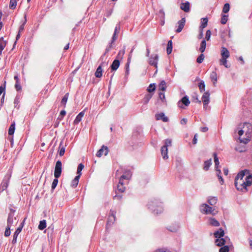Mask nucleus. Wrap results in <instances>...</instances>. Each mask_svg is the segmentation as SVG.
<instances>
[{
	"label": "nucleus",
	"mask_w": 252,
	"mask_h": 252,
	"mask_svg": "<svg viewBox=\"0 0 252 252\" xmlns=\"http://www.w3.org/2000/svg\"><path fill=\"white\" fill-rule=\"evenodd\" d=\"M159 97L162 100V101L165 99V95L163 93H159Z\"/></svg>",
	"instance_id": "obj_61"
},
{
	"label": "nucleus",
	"mask_w": 252,
	"mask_h": 252,
	"mask_svg": "<svg viewBox=\"0 0 252 252\" xmlns=\"http://www.w3.org/2000/svg\"><path fill=\"white\" fill-rule=\"evenodd\" d=\"M58 183V178H56V179H54L53 182L52 184V189H55V188L57 186Z\"/></svg>",
	"instance_id": "obj_51"
},
{
	"label": "nucleus",
	"mask_w": 252,
	"mask_h": 252,
	"mask_svg": "<svg viewBox=\"0 0 252 252\" xmlns=\"http://www.w3.org/2000/svg\"><path fill=\"white\" fill-rule=\"evenodd\" d=\"M186 23L185 18H182L181 20L178 22V28L175 31L176 32H180L184 28Z\"/></svg>",
	"instance_id": "obj_14"
},
{
	"label": "nucleus",
	"mask_w": 252,
	"mask_h": 252,
	"mask_svg": "<svg viewBox=\"0 0 252 252\" xmlns=\"http://www.w3.org/2000/svg\"><path fill=\"white\" fill-rule=\"evenodd\" d=\"M206 42L205 39H204L202 40V41L201 42L200 47L199 48V51L201 53H203L204 52L205 49L206 48Z\"/></svg>",
	"instance_id": "obj_36"
},
{
	"label": "nucleus",
	"mask_w": 252,
	"mask_h": 252,
	"mask_svg": "<svg viewBox=\"0 0 252 252\" xmlns=\"http://www.w3.org/2000/svg\"><path fill=\"white\" fill-rule=\"evenodd\" d=\"M156 89V86L155 84H151L147 88V91L149 93L154 92Z\"/></svg>",
	"instance_id": "obj_43"
},
{
	"label": "nucleus",
	"mask_w": 252,
	"mask_h": 252,
	"mask_svg": "<svg viewBox=\"0 0 252 252\" xmlns=\"http://www.w3.org/2000/svg\"><path fill=\"white\" fill-rule=\"evenodd\" d=\"M214 162L215 164V168L217 171V174L218 176V177L220 180V182L221 185H222L224 181L222 178V177L220 175V174L221 173L220 170L219 169L218 165L219 164V158L217 157V155L216 153H214Z\"/></svg>",
	"instance_id": "obj_7"
},
{
	"label": "nucleus",
	"mask_w": 252,
	"mask_h": 252,
	"mask_svg": "<svg viewBox=\"0 0 252 252\" xmlns=\"http://www.w3.org/2000/svg\"><path fill=\"white\" fill-rule=\"evenodd\" d=\"M15 88L16 90L18 91L21 90V86L20 85L19 81H16L15 85Z\"/></svg>",
	"instance_id": "obj_54"
},
{
	"label": "nucleus",
	"mask_w": 252,
	"mask_h": 252,
	"mask_svg": "<svg viewBox=\"0 0 252 252\" xmlns=\"http://www.w3.org/2000/svg\"><path fill=\"white\" fill-rule=\"evenodd\" d=\"M225 243V240L223 238H218L215 241L216 245L219 247H221L224 245Z\"/></svg>",
	"instance_id": "obj_22"
},
{
	"label": "nucleus",
	"mask_w": 252,
	"mask_h": 252,
	"mask_svg": "<svg viewBox=\"0 0 252 252\" xmlns=\"http://www.w3.org/2000/svg\"><path fill=\"white\" fill-rule=\"evenodd\" d=\"M159 89L162 91H165L166 88V83L164 81H162L158 86Z\"/></svg>",
	"instance_id": "obj_38"
},
{
	"label": "nucleus",
	"mask_w": 252,
	"mask_h": 252,
	"mask_svg": "<svg viewBox=\"0 0 252 252\" xmlns=\"http://www.w3.org/2000/svg\"><path fill=\"white\" fill-rule=\"evenodd\" d=\"M152 94H146L144 97V100H145V102L146 103H148V101H149V100L152 98Z\"/></svg>",
	"instance_id": "obj_53"
},
{
	"label": "nucleus",
	"mask_w": 252,
	"mask_h": 252,
	"mask_svg": "<svg viewBox=\"0 0 252 252\" xmlns=\"http://www.w3.org/2000/svg\"><path fill=\"white\" fill-rule=\"evenodd\" d=\"M190 103V101L187 96L183 97L182 99L178 101V106L179 107L181 108H185L183 106L184 105L185 106H188Z\"/></svg>",
	"instance_id": "obj_10"
},
{
	"label": "nucleus",
	"mask_w": 252,
	"mask_h": 252,
	"mask_svg": "<svg viewBox=\"0 0 252 252\" xmlns=\"http://www.w3.org/2000/svg\"><path fill=\"white\" fill-rule=\"evenodd\" d=\"M187 123V119L186 118L182 119L180 123L181 125H186Z\"/></svg>",
	"instance_id": "obj_62"
},
{
	"label": "nucleus",
	"mask_w": 252,
	"mask_h": 252,
	"mask_svg": "<svg viewBox=\"0 0 252 252\" xmlns=\"http://www.w3.org/2000/svg\"><path fill=\"white\" fill-rule=\"evenodd\" d=\"M221 59L220 62L221 63H226V59L229 57V52L226 48L222 47L221 51Z\"/></svg>",
	"instance_id": "obj_9"
},
{
	"label": "nucleus",
	"mask_w": 252,
	"mask_h": 252,
	"mask_svg": "<svg viewBox=\"0 0 252 252\" xmlns=\"http://www.w3.org/2000/svg\"><path fill=\"white\" fill-rule=\"evenodd\" d=\"M126 183V182H123L122 181V183H121V181L120 180H119V183L118 185V187H117V188H118V190L121 192H123L125 191V189H126V188L125 187H124V185Z\"/></svg>",
	"instance_id": "obj_26"
},
{
	"label": "nucleus",
	"mask_w": 252,
	"mask_h": 252,
	"mask_svg": "<svg viewBox=\"0 0 252 252\" xmlns=\"http://www.w3.org/2000/svg\"><path fill=\"white\" fill-rule=\"evenodd\" d=\"M172 51V42L171 40H169L167 43V47L166 49V52L168 55L171 54Z\"/></svg>",
	"instance_id": "obj_35"
},
{
	"label": "nucleus",
	"mask_w": 252,
	"mask_h": 252,
	"mask_svg": "<svg viewBox=\"0 0 252 252\" xmlns=\"http://www.w3.org/2000/svg\"><path fill=\"white\" fill-rule=\"evenodd\" d=\"M25 20L23 22V23L20 26L19 28V32H22L24 30V27L25 25L27 22V19H26V14L24 16Z\"/></svg>",
	"instance_id": "obj_39"
},
{
	"label": "nucleus",
	"mask_w": 252,
	"mask_h": 252,
	"mask_svg": "<svg viewBox=\"0 0 252 252\" xmlns=\"http://www.w3.org/2000/svg\"><path fill=\"white\" fill-rule=\"evenodd\" d=\"M202 101L203 103L204 108L206 109L207 105L210 102V94L209 92H205L202 96Z\"/></svg>",
	"instance_id": "obj_11"
},
{
	"label": "nucleus",
	"mask_w": 252,
	"mask_h": 252,
	"mask_svg": "<svg viewBox=\"0 0 252 252\" xmlns=\"http://www.w3.org/2000/svg\"><path fill=\"white\" fill-rule=\"evenodd\" d=\"M158 56L157 54H152L149 58V63H158Z\"/></svg>",
	"instance_id": "obj_19"
},
{
	"label": "nucleus",
	"mask_w": 252,
	"mask_h": 252,
	"mask_svg": "<svg viewBox=\"0 0 252 252\" xmlns=\"http://www.w3.org/2000/svg\"><path fill=\"white\" fill-rule=\"evenodd\" d=\"M218 201V198L216 197H209L208 199V203L212 206L215 205Z\"/></svg>",
	"instance_id": "obj_29"
},
{
	"label": "nucleus",
	"mask_w": 252,
	"mask_h": 252,
	"mask_svg": "<svg viewBox=\"0 0 252 252\" xmlns=\"http://www.w3.org/2000/svg\"><path fill=\"white\" fill-rule=\"evenodd\" d=\"M84 115V112L83 111L79 113V114L76 116L75 120L74 121V124H78L82 120V117Z\"/></svg>",
	"instance_id": "obj_24"
},
{
	"label": "nucleus",
	"mask_w": 252,
	"mask_h": 252,
	"mask_svg": "<svg viewBox=\"0 0 252 252\" xmlns=\"http://www.w3.org/2000/svg\"><path fill=\"white\" fill-rule=\"evenodd\" d=\"M64 152H65V149H64V148H63V147L60 150V152H59L60 156H63L64 155Z\"/></svg>",
	"instance_id": "obj_58"
},
{
	"label": "nucleus",
	"mask_w": 252,
	"mask_h": 252,
	"mask_svg": "<svg viewBox=\"0 0 252 252\" xmlns=\"http://www.w3.org/2000/svg\"><path fill=\"white\" fill-rule=\"evenodd\" d=\"M239 135L240 143H248L252 136V125L249 123L240 124L235 130Z\"/></svg>",
	"instance_id": "obj_1"
},
{
	"label": "nucleus",
	"mask_w": 252,
	"mask_h": 252,
	"mask_svg": "<svg viewBox=\"0 0 252 252\" xmlns=\"http://www.w3.org/2000/svg\"><path fill=\"white\" fill-rule=\"evenodd\" d=\"M14 216L15 211L13 210V209H11L7 218V226H9L11 227V226L17 224L18 220Z\"/></svg>",
	"instance_id": "obj_5"
},
{
	"label": "nucleus",
	"mask_w": 252,
	"mask_h": 252,
	"mask_svg": "<svg viewBox=\"0 0 252 252\" xmlns=\"http://www.w3.org/2000/svg\"><path fill=\"white\" fill-rule=\"evenodd\" d=\"M68 93H66L62 98V100L61 101V104L63 105L64 106H65L66 103V102L68 98Z\"/></svg>",
	"instance_id": "obj_40"
},
{
	"label": "nucleus",
	"mask_w": 252,
	"mask_h": 252,
	"mask_svg": "<svg viewBox=\"0 0 252 252\" xmlns=\"http://www.w3.org/2000/svg\"><path fill=\"white\" fill-rule=\"evenodd\" d=\"M161 154L163 157V158L164 159H167L168 158L167 154H168V148L166 147V146H162L161 148Z\"/></svg>",
	"instance_id": "obj_20"
},
{
	"label": "nucleus",
	"mask_w": 252,
	"mask_h": 252,
	"mask_svg": "<svg viewBox=\"0 0 252 252\" xmlns=\"http://www.w3.org/2000/svg\"><path fill=\"white\" fill-rule=\"evenodd\" d=\"M203 29H199V33L198 35V38L201 39L203 37Z\"/></svg>",
	"instance_id": "obj_60"
},
{
	"label": "nucleus",
	"mask_w": 252,
	"mask_h": 252,
	"mask_svg": "<svg viewBox=\"0 0 252 252\" xmlns=\"http://www.w3.org/2000/svg\"><path fill=\"white\" fill-rule=\"evenodd\" d=\"M180 8L185 12H189L190 11V3L189 1L182 2L180 5Z\"/></svg>",
	"instance_id": "obj_16"
},
{
	"label": "nucleus",
	"mask_w": 252,
	"mask_h": 252,
	"mask_svg": "<svg viewBox=\"0 0 252 252\" xmlns=\"http://www.w3.org/2000/svg\"><path fill=\"white\" fill-rule=\"evenodd\" d=\"M149 208H150L155 214L157 215L160 214L163 211L161 203L157 200H154L151 201L149 204Z\"/></svg>",
	"instance_id": "obj_3"
},
{
	"label": "nucleus",
	"mask_w": 252,
	"mask_h": 252,
	"mask_svg": "<svg viewBox=\"0 0 252 252\" xmlns=\"http://www.w3.org/2000/svg\"><path fill=\"white\" fill-rule=\"evenodd\" d=\"M108 152L109 150L108 147L105 146H102L101 148L97 152L96 155L98 157H100L103 155L106 156L108 154Z\"/></svg>",
	"instance_id": "obj_13"
},
{
	"label": "nucleus",
	"mask_w": 252,
	"mask_h": 252,
	"mask_svg": "<svg viewBox=\"0 0 252 252\" xmlns=\"http://www.w3.org/2000/svg\"><path fill=\"white\" fill-rule=\"evenodd\" d=\"M227 20H228V15H222L221 18V20H220L221 24H222L223 25L226 24Z\"/></svg>",
	"instance_id": "obj_41"
},
{
	"label": "nucleus",
	"mask_w": 252,
	"mask_h": 252,
	"mask_svg": "<svg viewBox=\"0 0 252 252\" xmlns=\"http://www.w3.org/2000/svg\"><path fill=\"white\" fill-rule=\"evenodd\" d=\"M130 177L131 174L130 172L127 173L126 175H123L120 179L121 183H122V181L124 182V180H128Z\"/></svg>",
	"instance_id": "obj_34"
},
{
	"label": "nucleus",
	"mask_w": 252,
	"mask_h": 252,
	"mask_svg": "<svg viewBox=\"0 0 252 252\" xmlns=\"http://www.w3.org/2000/svg\"><path fill=\"white\" fill-rule=\"evenodd\" d=\"M6 46V42L3 40V37L0 38V55L1 54L2 51L4 49Z\"/></svg>",
	"instance_id": "obj_33"
},
{
	"label": "nucleus",
	"mask_w": 252,
	"mask_h": 252,
	"mask_svg": "<svg viewBox=\"0 0 252 252\" xmlns=\"http://www.w3.org/2000/svg\"><path fill=\"white\" fill-rule=\"evenodd\" d=\"M229 9H230V5L229 3H226L223 6V7L222 9V12L224 13H226L229 11Z\"/></svg>",
	"instance_id": "obj_42"
},
{
	"label": "nucleus",
	"mask_w": 252,
	"mask_h": 252,
	"mask_svg": "<svg viewBox=\"0 0 252 252\" xmlns=\"http://www.w3.org/2000/svg\"><path fill=\"white\" fill-rule=\"evenodd\" d=\"M78 184V182L76 180L73 179L71 183V186L73 188H76Z\"/></svg>",
	"instance_id": "obj_57"
},
{
	"label": "nucleus",
	"mask_w": 252,
	"mask_h": 252,
	"mask_svg": "<svg viewBox=\"0 0 252 252\" xmlns=\"http://www.w3.org/2000/svg\"><path fill=\"white\" fill-rule=\"evenodd\" d=\"M178 228H179L178 226L176 225V226H175L173 227H171L170 226L168 228V229L171 232H176L177 231Z\"/></svg>",
	"instance_id": "obj_55"
},
{
	"label": "nucleus",
	"mask_w": 252,
	"mask_h": 252,
	"mask_svg": "<svg viewBox=\"0 0 252 252\" xmlns=\"http://www.w3.org/2000/svg\"><path fill=\"white\" fill-rule=\"evenodd\" d=\"M62 162L60 160L57 161L55 165L54 176L56 178H58L60 177L62 173Z\"/></svg>",
	"instance_id": "obj_8"
},
{
	"label": "nucleus",
	"mask_w": 252,
	"mask_h": 252,
	"mask_svg": "<svg viewBox=\"0 0 252 252\" xmlns=\"http://www.w3.org/2000/svg\"><path fill=\"white\" fill-rule=\"evenodd\" d=\"M210 77H211L212 80L214 81V83H215L217 80V77L216 73L214 72H213L211 73Z\"/></svg>",
	"instance_id": "obj_50"
},
{
	"label": "nucleus",
	"mask_w": 252,
	"mask_h": 252,
	"mask_svg": "<svg viewBox=\"0 0 252 252\" xmlns=\"http://www.w3.org/2000/svg\"><path fill=\"white\" fill-rule=\"evenodd\" d=\"M22 230V227H18L16 230L14 234L13 235V238L12 240V243L15 244L16 242L17 238L19 235V234L21 232Z\"/></svg>",
	"instance_id": "obj_21"
},
{
	"label": "nucleus",
	"mask_w": 252,
	"mask_h": 252,
	"mask_svg": "<svg viewBox=\"0 0 252 252\" xmlns=\"http://www.w3.org/2000/svg\"><path fill=\"white\" fill-rule=\"evenodd\" d=\"M211 32L210 30H207L205 34V39L207 40H209L211 37Z\"/></svg>",
	"instance_id": "obj_52"
},
{
	"label": "nucleus",
	"mask_w": 252,
	"mask_h": 252,
	"mask_svg": "<svg viewBox=\"0 0 252 252\" xmlns=\"http://www.w3.org/2000/svg\"><path fill=\"white\" fill-rule=\"evenodd\" d=\"M155 252H170L169 250L165 249H159L156 250Z\"/></svg>",
	"instance_id": "obj_59"
},
{
	"label": "nucleus",
	"mask_w": 252,
	"mask_h": 252,
	"mask_svg": "<svg viewBox=\"0 0 252 252\" xmlns=\"http://www.w3.org/2000/svg\"><path fill=\"white\" fill-rule=\"evenodd\" d=\"M125 47H124L122 50H120L117 56V58L112 63H120L125 53Z\"/></svg>",
	"instance_id": "obj_12"
},
{
	"label": "nucleus",
	"mask_w": 252,
	"mask_h": 252,
	"mask_svg": "<svg viewBox=\"0 0 252 252\" xmlns=\"http://www.w3.org/2000/svg\"><path fill=\"white\" fill-rule=\"evenodd\" d=\"M197 134H195L194 136V137H193V139L192 140V143L193 144H195L197 143Z\"/></svg>",
	"instance_id": "obj_64"
},
{
	"label": "nucleus",
	"mask_w": 252,
	"mask_h": 252,
	"mask_svg": "<svg viewBox=\"0 0 252 252\" xmlns=\"http://www.w3.org/2000/svg\"><path fill=\"white\" fill-rule=\"evenodd\" d=\"M208 23V19L207 18H203L201 19V25L199 27V29H203L205 28L207 25Z\"/></svg>",
	"instance_id": "obj_30"
},
{
	"label": "nucleus",
	"mask_w": 252,
	"mask_h": 252,
	"mask_svg": "<svg viewBox=\"0 0 252 252\" xmlns=\"http://www.w3.org/2000/svg\"><path fill=\"white\" fill-rule=\"evenodd\" d=\"M200 211L201 213L206 215H215L217 214L218 211L215 208L209 206L207 204H202L200 206Z\"/></svg>",
	"instance_id": "obj_4"
},
{
	"label": "nucleus",
	"mask_w": 252,
	"mask_h": 252,
	"mask_svg": "<svg viewBox=\"0 0 252 252\" xmlns=\"http://www.w3.org/2000/svg\"><path fill=\"white\" fill-rule=\"evenodd\" d=\"M12 170L9 169L3 180L0 187V191H2L5 190L9 184V180L11 177Z\"/></svg>",
	"instance_id": "obj_6"
},
{
	"label": "nucleus",
	"mask_w": 252,
	"mask_h": 252,
	"mask_svg": "<svg viewBox=\"0 0 252 252\" xmlns=\"http://www.w3.org/2000/svg\"><path fill=\"white\" fill-rule=\"evenodd\" d=\"M172 144V140L169 139H167L164 141V145L163 146H166L167 148L168 146H171Z\"/></svg>",
	"instance_id": "obj_46"
},
{
	"label": "nucleus",
	"mask_w": 252,
	"mask_h": 252,
	"mask_svg": "<svg viewBox=\"0 0 252 252\" xmlns=\"http://www.w3.org/2000/svg\"><path fill=\"white\" fill-rule=\"evenodd\" d=\"M120 64H112L111 69L112 70H117L119 67Z\"/></svg>",
	"instance_id": "obj_56"
},
{
	"label": "nucleus",
	"mask_w": 252,
	"mask_h": 252,
	"mask_svg": "<svg viewBox=\"0 0 252 252\" xmlns=\"http://www.w3.org/2000/svg\"><path fill=\"white\" fill-rule=\"evenodd\" d=\"M115 216L113 212H112V214L109 216L108 221H107V225L111 224L114 222L115 221Z\"/></svg>",
	"instance_id": "obj_25"
},
{
	"label": "nucleus",
	"mask_w": 252,
	"mask_h": 252,
	"mask_svg": "<svg viewBox=\"0 0 252 252\" xmlns=\"http://www.w3.org/2000/svg\"><path fill=\"white\" fill-rule=\"evenodd\" d=\"M209 224L213 226H219L220 225V222L217 220L212 218L209 219Z\"/></svg>",
	"instance_id": "obj_27"
},
{
	"label": "nucleus",
	"mask_w": 252,
	"mask_h": 252,
	"mask_svg": "<svg viewBox=\"0 0 252 252\" xmlns=\"http://www.w3.org/2000/svg\"><path fill=\"white\" fill-rule=\"evenodd\" d=\"M211 164H212L211 158L209 159L208 160L205 161L204 163L203 169L205 170V171H207L209 169V168Z\"/></svg>",
	"instance_id": "obj_31"
},
{
	"label": "nucleus",
	"mask_w": 252,
	"mask_h": 252,
	"mask_svg": "<svg viewBox=\"0 0 252 252\" xmlns=\"http://www.w3.org/2000/svg\"><path fill=\"white\" fill-rule=\"evenodd\" d=\"M224 234V231L222 228H220L219 230L216 231L214 234V236L218 238H220L223 236Z\"/></svg>",
	"instance_id": "obj_23"
},
{
	"label": "nucleus",
	"mask_w": 252,
	"mask_h": 252,
	"mask_svg": "<svg viewBox=\"0 0 252 252\" xmlns=\"http://www.w3.org/2000/svg\"><path fill=\"white\" fill-rule=\"evenodd\" d=\"M198 87L201 92L204 91L205 90V85L204 84V82L203 81H201L199 83L198 85Z\"/></svg>",
	"instance_id": "obj_44"
},
{
	"label": "nucleus",
	"mask_w": 252,
	"mask_h": 252,
	"mask_svg": "<svg viewBox=\"0 0 252 252\" xmlns=\"http://www.w3.org/2000/svg\"><path fill=\"white\" fill-rule=\"evenodd\" d=\"M46 227V222L45 220H41L38 225L39 229L42 230Z\"/></svg>",
	"instance_id": "obj_37"
},
{
	"label": "nucleus",
	"mask_w": 252,
	"mask_h": 252,
	"mask_svg": "<svg viewBox=\"0 0 252 252\" xmlns=\"http://www.w3.org/2000/svg\"><path fill=\"white\" fill-rule=\"evenodd\" d=\"M15 122H13L12 124L10 125L9 129H8V134L9 135H12L15 131Z\"/></svg>",
	"instance_id": "obj_32"
},
{
	"label": "nucleus",
	"mask_w": 252,
	"mask_h": 252,
	"mask_svg": "<svg viewBox=\"0 0 252 252\" xmlns=\"http://www.w3.org/2000/svg\"><path fill=\"white\" fill-rule=\"evenodd\" d=\"M111 48H112V45L109 44V45L106 47V48L105 49V52L104 54L101 57V58L100 59V61L101 62V63H105L106 62V61L105 59H104V58H105V56H106L107 53H108L111 50ZM108 61H107V63H108Z\"/></svg>",
	"instance_id": "obj_18"
},
{
	"label": "nucleus",
	"mask_w": 252,
	"mask_h": 252,
	"mask_svg": "<svg viewBox=\"0 0 252 252\" xmlns=\"http://www.w3.org/2000/svg\"><path fill=\"white\" fill-rule=\"evenodd\" d=\"M10 228L11 227L7 225L5 231L4 232V236L5 237H8L10 235Z\"/></svg>",
	"instance_id": "obj_49"
},
{
	"label": "nucleus",
	"mask_w": 252,
	"mask_h": 252,
	"mask_svg": "<svg viewBox=\"0 0 252 252\" xmlns=\"http://www.w3.org/2000/svg\"><path fill=\"white\" fill-rule=\"evenodd\" d=\"M120 31V23H119L116 25V26L115 28L114 32L113 33V36L112 38L111 42V43H109V44L112 45L113 44V43L116 40V39L117 38V34Z\"/></svg>",
	"instance_id": "obj_15"
},
{
	"label": "nucleus",
	"mask_w": 252,
	"mask_h": 252,
	"mask_svg": "<svg viewBox=\"0 0 252 252\" xmlns=\"http://www.w3.org/2000/svg\"><path fill=\"white\" fill-rule=\"evenodd\" d=\"M102 72H103V69H102V68L101 67V66L99 65L97 67V69H96V71L95 72V77H97V78L101 77L102 76Z\"/></svg>",
	"instance_id": "obj_28"
},
{
	"label": "nucleus",
	"mask_w": 252,
	"mask_h": 252,
	"mask_svg": "<svg viewBox=\"0 0 252 252\" xmlns=\"http://www.w3.org/2000/svg\"><path fill=\"white\" fill-rule=\"evenodd\" d=\"M155 117L157 120H162L164 122H167L169 120L168 117H166L163 113L156 114Z\"/></svg>",
	"instance_id": "obj_17"
},
{
	"label": "nucleus",
	"mask_w": 252,
	"mask_h": 252,
	"mask_svg": "<svg viewBox=\"0 0 252 252\" xmlns=\"http://www.w3.org/2000/svg\"><path fill=\"white\" fill-rule=\"evenodd\" d=\"M122 198V195H116L115 196H114L113 199H117V200H121Z\"/></svg>",
	"instance_id": "obj_63"
},
{
	"label": "nucleus",
	"mask_w": 252,
	"mask_h": 252,
	"mask_svg": "<svg viewBox=\"0 0 252 252\" xmlns=\"http://www.w3.org/2000/svg\"><path fill=\"white\" fill-rule=\"evenodd\" d=\"M84 166L82 163H80L77 167V174H81V172L84 168Z\"/></svg>",
	"instance_id": "obj_48"
},
{
	"label": "nucleus",
	"mask_w": 252,
	"mask_h": 252,
	"mask_svg": "<svg viewBox=\"0 0 252 252\" xmlns=\"http://www.w3.org/2000/svg\"><path fill=\"white\" fill-rule=\"evenodd\" d=\"M229 251V248L227 246H224L221 247L220 250L219 252H228Z\"/></svg>",
	"instance_id": "obj_45"
},
{
	"label": "nucleus",
	"mask_w": 252,
	"mask_h": 252,
	"mask_svg": "<svg viewBox=\"0 0 252 252\" xmlns=\"http://www.w3.org/2000/svg\"><path fill=\"white\" fill-rule=\"evenodd\" d=\"M204 59V56L203 54H200L198 57L196 59V62L197 63H201Z\"/></svg>",
	"instance_id": "obj_47"
},
{
	"label": "nucleus",
	"mask_w": 252,
	"mask_h": 252,
	"mask_svg": "<svg viewBox=\"0 0 252 252\" xmlns=\"http://www.w3.org/2000/svg\"><path fill=\"white\" fill-rule=\"evenodd\" d=\"M246 173L248 174L247 170L241 171L239 172L235 179V185L236 189L239 190H247V187L250 186L252 184V176L247 175L245 180L243 179Z\"/></svg>",
	"instance_id": "obj_2"
}]
</instances>
